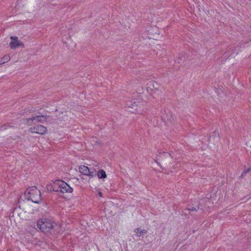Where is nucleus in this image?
<instances>
[{
    "instance_id": "obj_18",
    "label": "nucleus",
    "mask_w": 251,
    "mask_h": 251,
    "mask_svg": "<svg viewBox=\"0 0 251 251\" xmlns=\"http://www.w3.org/2000/svg\"><path fill=\"white\" fill-rule=\"evenodd\" d=\"M102 193H101V192H100V193H99V196H100V197H101V196H102Z\"/></svg>"
},
{
    "instance_id": "obj_2",
    "label": "nucleus",
    "mask_w": 251,
    "mask_h": 251,
    "mask_svg": "<svg viewBox=\"0 0 251 251\" xmlns=\"http://www.w3.org/2000/svg\"><path fill=\"white\" fill-rule=\"evenodd\" d=\"M24 196L27 200H31L36 203H39L42 201L41 192L35 186L27 188L25 192Z\"/></svg>"
},
{
    "instance_id": "obj_7",
    "label": "nucleus",
    "mask_w": 251,
    "mask_h": 251,
    "mask_svg": "<svg viewBox=\"0 0 251 251\" xmlns=\"http://www.w3.org/2000/svg\"><path fill=\"white\" fill-rule=\"evenodd\" d=\"M140 104V102L136 100L132 99V100H128L126 102V105L128 107H130L134 109L135 110H137V107L138 104Z\"/></svg>"
},
{
    "instance_id": "obj_6",
    "label": "nucleus",
    "mask_w": 251,
    "mask_h": 251,
    "mask_svg": "<svg viewBox=\"0 0 251 251\" xmlns=\"http://www.w3.org/2000/svg\"><path fill=\"white\" fill-rule=\"evenodd\" d=\"M61 183L60 192L64 194L65 193H72L73 189L66 182L62 180Z\"/></svg>"
},
{
    "instance_id": "obj_15",
    "label": "nucleus",
    "mask_w": 251,
    "mask_h": 251,
    "mask_svg": "<svg viewBox=\"0 0 251 251\" xmlns=\"http://www.w3.org/2000/svg\"><path fill=\"white\" fill-rule=\"evenodd\" d=\"M200 207L199 205L196 207H192L191 208H188L186 210H188L190 211H196L199 209Z\"/></svg>"
},
{
    "instance_id": "obj_4",
    "label": "nucleus",
    "mask_w": 251,
    "mask_h": 251,
    "mask_svg": "<svg viewBox=\"0 0 251 251\" xmlns=\"http://www.w3.org/2000/svg\"><path fill=\"white\" fill-rule=\"evenodd\" d=\"M30 131L32 133H36L39 134H44L47 132V128L42 125H37L30 128Z\"/></svg>"
},
{
    "instance_id": "obj_16",
    "label": "nucleus",
    "mask_w": 251,
    "mask_h": 251,
    "mask_svg": "<svg viewBox=\"0 0 251 251\" xmlns=\"http://www.w3.org/2000/svg\"><path fill=\"white\" fill-rule=\"evenodd\" d=\"M46 188L48 191H50V192L53 191L52 183H51L50 184H48L47 185Z\"/></svg>"
},
{
    "instance_id": "obj_13",
    "label": "nucleus",
    "mask_w": 251,
    "mask_h": 251,
    "mask_svg": "<svg viewBox=\"0 0 251 251\" xmlns=\"http://www.w3.org/2000/svg\"><path fill=\"white\" fill-rule=\"evenodd\" d=\"M10 59V57L9 55H5L3 57L0 58V65L8 62Z\"/></svg>"
},
{
    "instance_id": "obj_9",
    "label": "nucleus",
    "mask_w": 251,
    "mask_h": 251,
    "mask_svg": "<svg viewBox=\"0 0 251 251\" xmlns=\"http://www.w3.org/2000/svg\"><path fill=\"white\" fill-rule=\"evenodd\" d=\"M17 125V124L16 123L9 122L0 127V130H6L8 127H16Z\"/></svg>"
},
{
    "instance_id": "obj_3",
    "label": "nucleus",
    "mask_w": 251,
    "mask_h": 251,
    "mask_svg": "<svg viewBox=\"0 0 251 251\" xmlns=\"http://www.w3.org/2000/svg\"><path fill=\"white\" fill-rule=\"evenodd\" d=\"M49 117L47 115H38L26 119V124L28 125H31L34 124V121H36L39 123H43Z\"/></svg>"
},
{
    "instance_id": "obj_11",
    "label": "nucleus",
    "mask_w": 251,
    "mask_h": 251,
    "mask_svg": "<svg viewBox=\"0 0 251 251\" xmlns=\"http://www.w3.org/2000/svg\"><path fill=\"white\" fill-rule=\"evenodd\" d=\"M134 232L136 233L135 236L140 237L141 236L147 233V230L146 229L141 230L140 228L138 227L134 229Z\"/></svg>"
},
{
    "instance_id": "obj_8",
    "label": "nucleus",
    "mask_w": 251,
    "mask_h": 251,
    "mask_svg": "<svg viewBox=\"0 0 251 251\" xmlns=\"http://www.w3.org/2000/svg\"><path fill=\"white\" fill-rule=\"evenodd\" d=\"M62 182V180H55L54 182H53L52 184L53 191L60 192L61 185V183L60 182Z\"/></svg>"
},
{
    "instance_id": "obj_17",
    "label": "nucleus",
    "mask_w": 251,
    "mask_h": 251,
    "mask_svg": "<svg viewBox=\"0 0 251 251\" xmlns=\"http://www.w3.org/2000/svg\"><path fill=\"white\" fill-rule=\"evenodd\" d=\"M250 171H251V168H248L245 170H244L242 174L240 177H243L244 176H245L247 173H248Z\"/></svg>"
},
{
    "instance_id": "obj_1",
    "label": "nucleus",
    "mask_w": 251,
    "mask_h": 251,
    "mask_svg": "<svg viewBox=\"0 0 251 251\" xmlns=\"http://www.w3.org/2000/svg\"><path fill=\"white\" fill-rule=\"evenodd\" d=\"M37 226L40 230L47 235L55 236L60 232L61 226L58 222L50 217H43L37 222Z\"/></svg>"
},
{
    "instance_id": "obj_19",
    "label": "nucleus",
    "mask_w": 251,
    "mask_h": 251,
    "mask_svg": "<svg viewBox=\"0 0 251 251\" xmlns=\"http://www.w3.org/2000/svg\"><path fill=\"white\" fill-rule=\"evenodd\" d=\"M166 154L170 156H171V154L170 153H166Z\"/></svg>"
},
{
    "instance_id": "obj_12",
    "label": "nucleus",
    "mask_w": 251,
    "mask_h": 251,
    "mask_svg": "<svg viewBox=\"0 0 251 251\" xmlns=\"http://www.w3.org/2000/svg\"><path fill=\"white\" fill-rule=\"evenodd\" d=\"M98 177L99 178H105L107 176L105 172L103 170H100L97 173Z\"/></svg>"
},
{
    "instance_id": "obj_5",
    "label": "nucleus",
    "mask_w": 251,
    "mask_h": 251,
    "mask_svg": "<svg viewBox=\"0 0 251 251\" xmlns=\"http://www.w3.org/2000/svg\"><path fill=\"white\" fill-rule=\"evenodd\" d=\"M10 39L12 41L10 43L9 46L11 49H16L18 47H24V44L18 40V37L11 36Z\"/></svg>"
},
{
    "instance_id": "obj_10",
    "label": "nucleus",
    "mask_w": 251,
    "mask_h": 251,
    "mask_svg": "<svg viewBox=\"0 0 251 251\" xmlns=\"http://www.w3.org/2000/svg\"><path fill=\"white\" fill-rule=\"evenodd\" d=\"M79 171L82 174L87 176L89 173L90 169L88 167L84 165H82L79 167Z\"/></svg>"
},
{
    "instance_id": "obj_14",
    "label": "nucleus",
    "mask_w": 251,
    "mask_h": 251,
    "mask_svg": "<svg viewBox=\"0 0 251 251\" xmlns=\"http://www.w3.org/2000/svg\"><path fill=\"white\" fill-rule=\"evenodd\" d=\"M88 176H90L91 177H94L96 176V171L94 169L90 170L89 171V173L87 175Z\"/></svg>"
}]
</instances>
